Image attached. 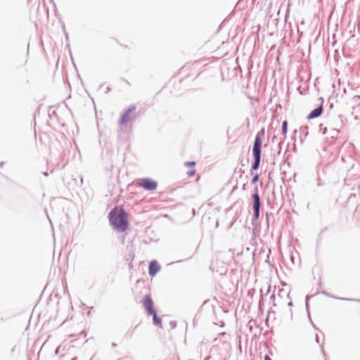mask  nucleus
<instances>
[{
    "label": "nucleus",
    "instance_id": "1",
    "mask_svg": "<svg viewBox=\"0 0 360 360\" xmlns=\"http://www.w3.org/2000/svg\"><path fill=\"white\" fill-rule=\"evenodd\" d=\"M108 219L112 228L118 231H125L129 227L128 214L122 207H115L110 212Z\"/></svg>",
    "mask_w": 360,
    "mask_h": 360
},
{
    "label": "nucleus",
    "instance_id": "2",
    "mask_svg": "<svg viewBox=\"0 0 360 360\" xmlns=\"http://www.w3.org/2000/svg\"><path fill=\"white\" fill-rule=\"evenodd\" d=\"M265 139V131L262 128L256 135L253 148H252V156L254 159V163L252 165V169H257L259 166L261 150L263 141Z\"/></svg>",
    "mask_w": 360,
    "mask_h": 360
},
{
    "label": "nucleus",
    "instance_id": "3",
    "mask_svg": "<svg viewBox=\"0 0 360 360\" xmlns=\"http://www.w3.org/2000/svg\"><path fill=\"white\" fill-rule=\"evenodd\" d=\"M136 185L147 191H154L158 186L156 181L148 178L139 179Z\"/></svg>",
    "mask_w": 360,
    "mask_h": 360
},
{
    "label": "nucleus",
    "instance_id": "4",
    "mask_svg": "<svg viewBox=\"0 0 360 360\" xmlns=\"http://www.w3.org/2000/svg\"><path fill=\"white\" fill-rule=\"evenodd\" d=\"M143 304L148 314L153 313L155 310L153 309V302L149 296H146L143 300Z\"/></svg>",
    "mask_w": 360,
    "mask_h": 360
},
{
    "label": "nucleus",
    "instance_id": "5",
    "mask_svg": "<svg viewBox=\"0 0 360 360\" xmlns=\"http://www.w3.org/2000/svg\"><path fill=\"white\" fill-rule=\"evenodd\" d=\"M260 200L258 194L253 195V210L255 218L257 219L259 214Z\"/></svg>",
    "mask_w": 360,
    "mask_h": 360
},
{
    "label": "nucleus",
    "instance_id": "6",
    "mask_svg": "<svg viewBox=\"0 0 360 360\" xmlns=\"http://www.w3.org/2000/svg\"><path fill=\"white\" fill-rule=\"evenodd\" d=\"M160 269V266L156 261H151L149 264V274L154 276Z\"/></svg>",
    "mask_w": 360,
    "mask_h": 360
},
{
    "label": "nucleus",
    "instance_id": "7",
    "mask_svg": "<svg viewBox=\"0 0 360 360\" xmlns=\"http://www.w3.org/2000/svg\"><path fill=\"white\" fill-rule=\"evenodd\" d=\"M323 112V105H321L319 107L316 108L314 110H312L309 115L307 116L308 120H312L319 117Z\"/></svg>",
    "mask_w": 360,
    "mask_h": 360
},
{
    "label": "nucleus",
    "instance_id": "8",
    "mask_svg": "<svg viewBox=\"0 0 360 360\" xmlns=\"http://www.w3.org/2000/svg\"><path fill=\"white\" fill-rule=\"evenodd\" d=\"M131 110H128L127 111H126L124 112V114L122 117V119L120 120V124H123L127 123L131 119Z\"/></svg>",
    "mask_w": 360,
    "mask_h": 360
},
{
    "label": "nucleus",
    "instance_id": "9",
    "mask_svg": "<svg viewBox=\"0 0 360 360\" xmlns=\"http://www.w3.org/2000/svg\"><path fill=\"white\" fill-rule=\"evenodd\" d=\"M149 315H153V321H154V323L156 324V325H158L160 326H161V319L159 318L157 314H156V311H153V313H151V314H149Z\"/></svg>",
    "mask_w": 360,
    "mask_h": 360
},
{
    "label": "nucleus",
    "instance_id": "10",
    "mask_svg": "<svg viewBox=\"0 0 360 360\" xmlns=\"http://www.w3.org/2000/svg\"><path fill=\"white\" fill-rule=\"evenodd\" d=\"M287 131H288V122L286 120H285L283 122V124H282V134L285 138L286 137Z\"/></svg>",
    "mask_w": 360,
    "mask_h": 360
},
{
    "label": "nucleus",
    "instance_id": "11",
    "mask_svg": "<svg viewBox=\"0 0 360 360\" xmlns=\"http://www.w3.org/2000/svg\"><path fill=\"white\" fill-rule=\"evenodd\" d=\"M195 170H194V169H193V170H191V171H189V172H188V176H193V175L195 174Z\"/></svg>",
    "mask_w": 360,
    "mask_h": 360
},
{
    "label": "nucleus",
    "instance_id": "12",
    "mask_svg": "<svg viewBox=\"0 0 360 360\" xmlns=\"http://www.w3.org/2000/svg\"><path fill=\"white\" fill-rule=\"evenodd\" d=\"M258 179V174H256L252 179V183H255Z\"/></svg>",
    "mask_w": 360,
    "mask_h": 360
},
{
    "label": "nucleus",
    "instance_id": "13",
    "mask_svg": "<svg viewBox=\"0 0 360 360\" xmlns=\"http://www.w3.org/2000/svg\"><path fill=\"white\" fill-rule=\"evenodd\" d=\"M264 360H271V358L268 355H266L264 356Z\"/></svg>",
    "mask_w": 360,
    "mask_h": 360
},
{
    "label": "nucleus",
    "instance_id": "14",
    "mask_svg": "<svg viewBox=\"0 0 360 360\" xmlns=\"http://www.w3.org/2000/svg\"><path fill=\"white\" fill-rule=\"evenodd\" d=\"M186 164L189 165L193 166L195 165V162H187Z\"/></svg>",
    "mask_w": 360,
    "mask_h": 360
}]
</instances>
